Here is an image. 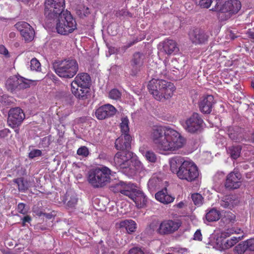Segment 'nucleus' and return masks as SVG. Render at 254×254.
Instances as JSON below:
<instances>
[{
  "label": "nucleus",
  "mask_w": 254,
  "mask_h": 254,
  "mask_svg": "<svg viewBox=\"0 0 254 254\" xmlns=\"http://www.w3.org/2000/svg\"><path fill=\"white\" fill-rule=\"evenodd\" d=\"M152 139L160 149L176 153L186 144V139L179 132L171 128L158 127L152 132Z\"/></svg>",
  "instance_id": "nucleus-1"
},
{
  "label": "nucleus",
  "mask_w": 254,
  "mask_h": 254,
  "mask_svg": "<svg viewBox=\"0 0 254 254\" xmlns=\"http://www.w3.org/2000/svg\"><path fill=\"white\" fill-rule=\"evenodd\" d=\"M169 164L171 172L175 173L181 180L191 182L199 176L198 169L196 164L183 157H173L170 159Z\"/></svg>",
  "instance_id": "nucleus-2"
},
{
  "label": "nucleus",
  "mask_w": 254,
  "mask_h": 254,
  "mask_svg": "<svg viewBox=\"0 0 254 254\" xmlns=\"http://www.w3.org/2000/svg\"><path fill=\"white\" fill-rule=\"evenodd\" d=\"M132 156L133 153L130 151H119L114 158L115 166L128 177L135 175L136 171H146L141 162Z\"/></svg>",
  "instance_id": "nucleus-3"
},
{
  "label": "nucleus",
  "mask_w": 254,
  "mask_h": 254,
  "mask_svg": "<svg viewBox=\"0 0 254 254\" xmlns=\"http://www.w3.org/2000/svg\"><path fill=\"white\" fill-rule=\"evenodd\" d=\"M147 88L149 93L159 101L171 98L175 90V86L172 82L154 78L149 81Z\"/></svg>",
  "instance_id": "nucleus-4"
},
{
  "label": "nucleus",
  "mask_w": 254,
  "mask_h": 254,
  "mask_svg": "<svg viewBox=\"0 0 254 254\" xmlns=\"http://www.w3.org/2000/svg\"><path fill=\"white\" fill-rule=\"evenodd\" d=\"M90 85V75L87 73H80L71 83V91L77 99L84 100L88 98Z\"/></svg>",
  "instance_id": "nucleus-5"
},
{
  "label": "nucleus",
  "mask_w": 254,
  "mask_h": 254,
  "mask_svg": "<svg viewBox=\"0 0 254 254\" xmlns=\"http://www.w3.org/2000/svg\"><path fill=\"white\" fill-rule=\"evenodd\" d=\"M111 175V170L107 167H97L89 172L88 181L93 188H103L110 183Z\"/></svg>",
  "instance_id": "nucleus-6"
},
{
  "label": "nucleus",
  "mask_w": 254,
  "mask_h": 254,
  "mask_svg": "<svg viewBox=\"0 0 254 254\" xmlns=\"http://www.w3.org/2000/svg\"><path fill=\"white\" fill-rule=\"evenodd\" d=\"M56 73L61 77L72 78L77 72L79 66L74 59L55 61L53 64Z\"/></svg>",
  "instance_id": "nucleus-7"
},
{
  "label": "nucleus",
  "mask_w": 254,
  "mask_h": 254,
  "mask_svg": "<svg viewBox=\"0 0 254 254\" xmlns=\"http://www.w3.org/2000/svg\"><path fill=\"white\" fill-rule=\"evenodd\" d=\"M34 80L25 78L19 75L10 76L5 83L6 89L12 93H17L29 88Z\"/></svg>",
  "instance_id": "nucleus-8"
},
{
  "label": "nucleus",
  "mask_w": 254,
  "mask_h": 254,
  "mask_svg": "<svg viewBox=\"0 0 254 254\" xmlns=\"http://www.w3.org/2000/svg\"><path fill=\"white\" fill-rule=\"evenodd\" d=\"M64 0H45V15L46 16H71L67 10H64Z\"/></svg>",
  "instance_id": "nucleus-9"
},
{
  "label": "nucleus",
  "mask_w": 254,
  "mask_h": 254,
  "mask_svg": "<svg viewBox=\"0 0 254 254\" xmlns=\"http://www.w3.org/2000/svg\"><path fill=\"white\" fill-rule=\"evenodd\" d=\"M77 23L73 17H58L56 30L58 33L67 35L76 29Z\"/></svg>",
  "instance_id": "nucleus-10"
},
{
  "label": "nucleus",
  "mask_w": 254,
  "mask_h": 254,
  "mask_svg": "<svg viewBox=\"0 0 254 254\" xmlns=\"http://www.w3.org/2000/svg\"><path fill=\"white\" fill-rule=\"evenodd\" d=\"M181 225L182 222L179 220H164L153 229L160 235H168L178 231Z\"/></svg>",
  "instance_id": "nucleus-11"
},
{
  "label": "nucleus",
  "mask_w": 254,
  "mask_h": 254,
  "mask_svg": "<svg viewBox=\"0 0 254 254\" xmlns=\"http://www.w3.org/2000/svg\"><path fill=\"white\" fill-rule=\"evenodd\" d=\"M214 0L215 2V7L212 9L214 11L235 14L241 8V3L238 0H229L223 4H221L223 0Z\"/></svg>",
  "instance_id": "nucleus-12"
},
{
  "label": "nucleus",
  "mask_w": 254,
  "mask_h": 254,
  "mask_svg": "<svg viewBox=\"0 0 254 254\" xmlns=\"http://www.w3.org/2000/svg\"><path fill=\"white\" fill-rule=\"evenodd\" d=\"M203 123V120L201 116L199 114L194 112L186 120L184 127L189 132L197 133L201 131Z\"/></svg>",
  "instance_id": "nucleus-13"
},
{
  "label": "nucleus",
  "mask_w": 254,
  "mask_h": 254,
  "mask_svg": "<svg viewBox=\"0 0 254 254\" xmlns=\"http://www.w3.org/2000/svg\"><path fill=\"white\" fill-rule=\"evenodd\" d=\"M136 186L130 183H125L120 181L111 187V190L115 193L120 192L127 196L129 198L133 197L137 190Z\"/></svg>",
  "instance_id": "nucleus-14"
},
{
  "label": "nucleus",
  "mask_w": 254,
  "mask_h": 254,
  "mask_svg": "<svg viewBox=\"0 0 254 254\" xmlns=\"http://www.w3.org/2000/svg\"><path fill=\"white\" fill-rule=\"evenodd\" d=\"M25 118L23 111L19 107L10 109L8 112L7 122L12 128L19 126Z\"/></svg>",
  "instance_id": "nucleus-15"
},
{
  "label": "nucleus",
  "mask_w": 254,
  "mask_h": 254,
  "mask_svg": "<svg viewBox=\"0 0 254 254\" xmlns=\"http://www.w3.org/2000/svg\"><path fill=\"white\" fill-rule=\"evenodd\" d=\"M189 38L195 45H201L207 42L209 38L208 34L203 29L194 28L188 33Z\"/></svg>",
  "instance_id": "nucleus-16"
},
{
  "label": "nucleus",
  "mask_w": 254,
  "mask_h": 254,
  "mask_svg": "<svg viewBox=\"0 0 254 254\" xmlns=\"http://www.w3.org/2000/svg\"><path fill=\"white\" fill-rule=\"evenodd\" d=\"M145 58V55L142 53L135 52L133 54L130 61V73L131 75L135 76L140 71L143 65Z\"/></svg>",
  "instance_id": "nucleus-17"
},
{
  "label": "nucleus",
  "mask_w": 254,
  "mask_h": 254,
  "mask_svg": "<svg viewBox=\"0 0 254 254\" xmlns=\"http://www.w3.org/2000/svg\"><path fill=\"white\" fill-rule=\"evenodd\" d=\"M215 103L212 95H207L202 97L198 102V107L200 112L204 114H209Z\"/></svg>",
  "instance_id": "nucleus-18"
},
{
  "label": "nucleus",
  "mask_w": 254,
  "mask_h": 254,
  "mask_svg": "<svg viewBox=\"0 0 254 254\" xmlns=\"http://www.w3.org/2000/svg\"><path fill=\"white\" fill-rule=\"evenodd\" d=\"M131 140L132 137L128 133L122 134L116 140L115 146L120 151H130Z\"/></svg>",
  "instance_id": "nucleus-19"
},
{
  "label": "nucleus",
  "mask_w": 254,
  "mask_h": 254,
  "mask_svg": "<svg viewBox=\"0 0 254 254\" xmlns=\"http://www.w3.org/2000/svg\"><path fill=\"white\" fill-rule=\"evenodd\" d=\"M116 112V108L110 104H106L98 108L95 113L96 117L99 120H104L114 116Z\"/></svg>",
  "instance_id": "nucleus-20"
},
{
  "label": "nucleus",
  "mask_w": 254,
  "mask_h": 254,
  "mask_svg": "<svg viewBox=\"0 0 254 254\" xmlns=\"http://www.w3.org/2000/svg\"><path fill=\"white\" fill-rule=\"evenodd\" d=\"M241 176L239 173L231 172L228 175L226 180V188L229 189L239 188L241 185Z\"/></svg>",
  "instance_id": "nucleus-21"
},
{
  "label": "nucleus",
  "mask_w": 254,
  "mask_h": 254,
  "mask_svg": "<svg viewBox=\"0 0 254 254\" xmlns=\"http://www.w3.org/2000/svg\"><path fill=\"white\" fill-rule=\"evenodd\" d=\"M162 48L161 50L168 55L177 54L179 48L176 42L172 39H166L160 44Z\"/></svg>",
  "instance_id": "nucleus-22"
},
{
  "label": "nucleus",
  "mask_w": 254,
  "mask_h": 254,
  "mask_svg": "<svg viewBox=\"0 0 254 254\" xmlns=\"http://www.w3.org/2000/svg\"><path fill=\"white\" fill-rule=\"evenodd\" d=\"M227 134L232 140L236 142H240L244 139V129L239 127H229Z\"/></svg>",
  "instance_id": "nucleus-23"
},
{
  "label": "nucleus",
  "mask_w": 254,
  "mask_h": 254,
  "mask_svg": "<svg viewBox=\"0 0 254 254\" xmlns=\"http://www.w3.org/2000/svg\"><path fill=\"white\" fill-rule=\"evenodd\" d=\"M156 199L164 204H168L173 202L175 197L168 194L167 190L165 188L155 194Z\"/></svg>",
  "instance_id": "nucleus-24"
},
{
  "label": "nucleus",
  "mask_w": 254,
  "mask_h": 254,
  "mask_svg": "<svg viewBox=\"0 0 254 254\" xmlns=\"http://www.w3.org/2000/svg\"><path fill=\"white\" fill-rule=\"evenodd\" d=\"M134 195L130 198L136 204L138 207H143L147 202V198L141 191L137 190Z\"/></svg>",
  "instance_id": "nucleus-25"
},
{
  "label": "nucleus",
  "mask_w": 254,
  "mask_h": 254,
  "mask_svg": "<svg viewBox=\"0 0 254 254\" xmlns=\"http://www.w3.org/2000/svg\"><path fill=\"white\" fill-rule=\"evenodd\" d=\"M237 203V201L235 199V197L230 195L223 196L220 201V204L221 207L228 209H232Z\"/></svg>",
  "instance_id": "nucleus-26"
},
{
  "label": "nucleus",
  "mask_w": 254,
  "mask_h": 254,
  "mask_svg": "<svg viewBox=\"0 0 254 254\" xmlns=\"http://www.w3.org/2000/svg\"><path fill=\"white\" fill-rule=\"evenodd\" d=\"M119 227L125 228L128 234H132L136 231V224L132 220H125L120 222Z\"/></svg>",
  "instance_id": "nucleus-27"
},
{
  "label": "nucleus",
  "mask_w": 254,
  "mask_h": 254,
  "mask_svg": "<svg viewBox=\"0 0 254 254\" xmlns=\"http://www.w3.org/2000/svg\"><path fill=\"white\" fill-rule=\"evenodd\" d=\"M162 183V179L157 175H153L149 180L148 182V188L150 192H154L158 189Z\"/></svg>",
  "instance_id": "nucleus-28"
},
{
  "label": "nucleus",
  "mask_w": 254,
  "mask_h": 254,
  "mask_svg": "<svg viewBox=\"0 0 254 254\" xmlns=\"http://www.w3.org/2000/svg\"><path fill=\"white\" fill-rule=\"evenodd\" d=\"M13 182L17 185L18 190L20 192H25L29 187L28 182L22 177L15 179Z\"/></svg>",
  "instance_id": "nucleus-29"
},
{
  "label": "nucleus",
  "mask_w": 254,
  "mask_h": 254,
  "mask_svg": "<svg viewBox=\"0 0 254 254\" xmlns=\"http://www.w3.org/2000/svg\"><path fill=\"white\" fill-rule=\"evenodd\" d=\"M64 203L69 207H74L77 202V198L75 194L71 192H66L64 200Z\"/></svg>",
  "instance_id": "nucleus-30"
},
{
  "label": "nucleus",
  "mask_w": 254,
  "mask_h": 254,
  "mask_svg": "<svg viewBox=\"0 0 254 254\" xmlns=\"http://www.w3.org/2000/svg\"><path fill=\"white\" fill-rule=\"evenodd\" d=\"M205 217L209 222L216 221L220 218V213L216 209L212 208L206 213Z\"/></svg>",
  "instance_id": "nucleus-31"
},
{
  "label": "nucleus",
  "mask_w": 254,
  "mask_h": 254,
  "mask_svg": "<svg viewBox=\"0 0 254 254\" xmlns=\"http://www.w3.org/2000/svg\"><path fill=\"white\" fill-rule=\"evenodd\" d=\"M241 150L240 145L232 146L228 148L227 152L232 158L236 159L240 156Z\"/></svg>",
  "instance_id": "nucleus-32"
},
{
  "label": "nucleus",
  "mask_w": 254,
  "mask_h": 254,
  "mask_svg": "<svg viewBox=\"0 0 254 254\" xmlns=\"http://www.w3.org/2000/svg\"><path fill=\"white\" fill-rule=\"evenodd\" d=\"M20 34L25 42H29L33 39L35 32L32 26H31L30 28H28L26 30L22 32Z\"/></svg>",
  "instance_id": "nucleus-33"
},
{
  "label": "nucleus",
  "mask_w": 254,
  "mask_h": 254,
  "mask_svg": "<svg viewBox=\"0 0 254 254\" xmlns=\"http://www.w3.org/2000/svg\"><path fill=\"white\" fill-rule=\"evenodd\" d=\"M14 99L7 95H3L0 96V102L2 104V107H7L11 106L14 103Z\"/></svg>",
  "instance_id": "nucleus-34"
},
{
  "label": "nucleus",
  "mask_w": 254,
  "mask_h": 254,
  "mask_svg": "<svg viewBox=\"0 0 254 254\" xmlns=\"http://www.w3.org/2000/svg\"><path fill=\"white\" fill-rule=\"evenodd\" d=\"M247 248L245 241L242 242L235 247L233 250L234 253V254H244L248 252Z\"/></svg>",
  "instance_id": "nucleus-35"
},
{
  "label": "nucleus",
  "mask_w": 254,
  "mask_h": 254,
  "mask_svg": "<svg viewBox=\"0 0 254 254\" xmlns=\"http://www.w3.org/2000/svg\"><path fill=\"white\" fill-rule=\"evenodd\" d=\"M142 153L148 161L151 163L156 162L157 156L153 151L150 150L143 151Z\"/></svg>",
  "instance_id": "nucleus-36"
},
{
  "label": "nucleus",
  "mask_w": 254,
  "mask_h": 254,
  "mask_svg": "<svg viewBox=\"0 0 254 254\" xmlns=\"http://www.w3.org/2000/svg\"><path fill=\"white\" fill-rule=\"evenodd\" d=\"M129 120L127 117H124L122 119V122L120 124V128L122 134L128 133Z\"/></svg>",
  "instance_id": "nucleus-37"
},
{
  "label": "nucleus",
  "mask_w": 254,
  "mask_h": 254,
  "mask_svg": "<svg viewBox=\"0 0 254 254\" xmlns=\"http://www.w3.org/2000/svg\"><path fill=\"white\" fill-rule=\"evenodd\" d=\"M221 220L226 224L234 222L235 220V215L230 211L225 212Z\"/></svg>",
  "instance_id": "nucleus-38"
},
{
  "label": "nucleus",
  "mask_w": 254,
  "mask_h": 254,
  "mask_svg": "<svg viewBox=\"0 0 254 254\" xmlns=\"http://www.w3.org/2000/svg\"><path fill=\"white\" fill-rule=\"evenodd\" d=\"M191 199L195 205L199 206L203 203V198L202 195L198 193L192 194Z\"/></svg>",
  "instance_id": "nucleus-39"
},
{
  "label": "nucleus",
  "mask_w": 254,
  "mask_h": 254,
  "mask_svg": "<svg viewBox=\"0 0 254 254\" xmlns=\"http://www.w3.org/2000/svg\"><path fill=\"white\" fill-rule=\"evenodd\" d=\"M14 26L20 32V33L31 27L29 24L24 21L18 22L15 24Z\"/></svg>",
  "instance_id": "nucleus-40"
},
{
  "label": "nucleus",
  "mask_w": 254,
  "mask_h": 254,
  "mask_svg": "<svg viewBox=\"0 0 254 254\" xmlns=\"http://www.w3.org/2000/svg\"><path fill=\"white\" fill-rule=\"evenodd\" d=\"M30 68L32 70L40 71L41 64L36 58H33L30 61Z\"/></svg>",
  "instance_id": "nucleus-41"
},
{
  "label": "nucleus",
  "mask_w": 254,
  "mask_h": 254,
  "mask_svg": "<svg viewBox=\"0 0 254 254\" xmlns=\"http://www.w3.org/2000/svg\"><path fill=\"white\" fill-rule=\"evenodd\" d=\"M121 92L117 89H112L109 93V97L114 100H118L121 99Z\"/></svg>",
  "instance_id": "nucleus-42"
},
{
  "label": "nucleus",
  "mask_w": 254,
  "mask_h": 254,
  "mask_svg": "<svg viewBox=\"0 0 254 254\" xmlns=\"http://www.w3.org/2000/svg\"><path fill=\"white\" fill-rule=\"evenodd\" d=\"M145 38V35H143L142 36V37H134L132 41H129L127 43L126 45H125L124 48L125 49H127L129 48V47H131L135 44L137 43L139 41H140L143 39H144Z\"/></svg>",
  "instance_id": "nucleus-43"
},
{
  "label": "nucleus",
  "mask_w": 254,
  "mask_h": 254,
  "mask_svg": "<svg viewBox=\"0 0 254 254\" xmlns=\"http://www.w3.org/2000/svg\"><path fill=\"white\" fill-rule=\"evenodd\" d=\"M145 38V35H143L142 36V37H134L132 41H129L127 43L126 45H125L124 48L125 49H127L129 48V47H131L135 44L137 43L139 41H140L143 39H144Z\"/></svg>",
  "instance_id": "nucleus-44"
},
{
  "label": "nucleus",
  "mask_w": 254,
  "mask_h": 254,
  "mask_svg": "<svg viewBox=\"0 0 254 254\" xmlns=\"http://www.w3.org/2000/svg\"><path fill=\"white\" fill-rule=\"evenodd\" d=\"M51 144V140L49 136H46L43 138L40 143L41 147L44 148H48Z\"/></svg>",
  "instance_id": "nucleus-45"
},
{
  "label": "nucleus",
  "mask_w": 254,
  "mask_h": 254,
  "mask_svg": "<svg viewBox=\"0 0 254 254\" xmlns=\"http://www.w3.org/2000/svg\"><path fill=\"white\" fill-rule=\"evenodd\" d=\"M77 154L83 157H87L89 154L88 149L86 146H81L78 149Z\"/></svg>",
  "instance_id": "nucleus-46"
},
{
  "label": "nucleus",
  "mask_w": 254,
  "mask_h": 254,
  "mask_svg": "<svg viewBox=\"0 0 254 254\" xmlns=\"http://www.w3.org/2000/svg\"><path fill=\"white\" fill-rule=\"evenodd\" d=\"M42 151L40 150L33 149L29 153L28 157L30 159H33L35 157L42 156Z\"/></svg>",
  "instance_id": "nucleus-47"
},
{
  "label": "nucleus",
  "mask_w": 254,
  "mask_h": 254,
  "mask_svg": "<svg viewBox=\"0 0 254 254\" xmlns=\"http://www.w3.org/2000/svg\"><path fill=\"white\" fill-rule=\"evenodd\" d=\"M248 251H254V238L245 241Z\"/></svg>",
  "instance_id": "nucleus-48"
},
{
  "label": "nucleus",
  "mask_w": 254,
  "mask_h": 254,
  "mask_svg": "<svg viewBox=\"0 0 254 254\" xmlns=\"http://www.w3.org/2000/svg\"><path fill=\"white\" fill-rule=\"evenodd\" d=\"M128 254H144V253L141 248L134 247L129 250Z\"/></svg>",
  "instance_id": "nucleus-49"
},
{
  "label": "nucleus",
  "mask_w": 254,
  "mask_h": 254,
  "mask_svg": "<svg viewBox=\"0 0 254 254\" xmlns=\"http://www.w3.org/2000/svg\"><path fill=\"white\" fill-rule=\"evenodd\" d=\"M234 239H231L230 240H227L224 243V246L226 249H229L232 246H233L236 243V238H234Z\"/></svg>",
  "instance_id": "nucleus-50"
},
{
  "label": "nucleus",
  "mask_w": 254,
  "mask_h": 254,
  "mask_svg": "<svg viewBox=\"0 0 254 254\" xmlns=\"http://www.w3.org/2000/svg\"><path fill=\"white\" fill-rule=\"evenodd\" d=\"M212 2V0H201L197 4L203 8H208Z\"/></svg>",
  "instance_id": "nucleus-51"
},
{
  "label": "nucleus",
  "mask_w": 254,
  "mask_h": 254,
  "mask_svg": "<svg viewBox=\"0 0 254 254\" xmlns=\"http://www.w3.org/2000/svg\"><path fill=\"white\" fill-rule=\"evenodd\" d=\"M25 204L23 203H19L17 206V211L19 213L25 214L26 213L27 211L25 209Z\"/></svg>",
  "instance_id": "nucleus-52"
},
{
  "label": "nucleus",
  "mask_w": 254,
  "mask_h": 254,
  "mask_svg": "<svg viewBox=\"0 0 254 254\" xmlns=\"http://www.w3.org/2000/svg\"><path fill=\"white\" fill-rule=\"evenodd\" d=\"M193 239L197 241L202 240V235L200 230H197L194 234Z\"/></svg>",
  "instance_id": "nucleus-53"
},
{
  "label": "nucleus",
  "mask_w": 254,
  "mask_h": 254,
  "mask_svg": "<svg viewBox=\"0 0 254 254\" xmlns=\"http://www.w3.org/2000/svg\"><path fill=\"white\" fill-rule=\"evenodd\" d=\"M10 133V130L8 128H4L0 130V137L4 138L7 136Z\"/></svg>",
  "instance_id": "nucleus-54"
},
{
  "label": "nucleus",
  "mask_w": 254,
  "mask_h": 254,
  "mask_svg": "<svg viewBox=\"0 0 254 254\" xmlns=\"http://www.w3.org/2000/svg\"><path fill=\"white\" fill-rule=\"evenodd\" d=\"M23 225H25L26 223H30L31 220V218L29 215H26L22 218Z\"/></svg>",
  "instance_id": "nucleus-55"
},
{
  "label": "nucleus",
  "mask_w": 254,
  "mask_h": 254,
  "mask_svg": "<svg viewBox=\"0 0 254 254\" xmlns=\"http://www.w3.org/2000/svg\"><path fill=\"white\" fill-rule=\"evenodd\" d=\"M37 214L40 216L43 215L49 219H51L53 217V215L51 213H43L41 211L37 213Z\"/></svg>",
  "instance_id": "nucleus-56"
},
{
  "label": "nucleus",
  "mask_w": 254,
  "mask_h": 254,
  "mask_svg": "<svg viewBox=\"0 0 254 254\" xmlns=\"http://www.w3.org/2000/svg\"><path fill=\"white\" fill-rule=\"evenodd\" d=\"M0 54L6 55L8 54L7 50L2 45L0 46Z\"/></svg>",
  "instance_id": "nucleus-57"
},
{
  "label": "nucleus",
  "mask_w": 254,
  "mask_h": 254,
  "mask_svg": "<svg viewBox=\"0 0 254 254\" xmlns=\"http://www.w3.org/2000/svg\"><path fill=\"white\" fill-rule=\"evenodd\" d=\"M228 36L229 37V38L232 40H234L238 37V36L235 35V34L232 31L229 32Z\"/></svg>",
  "instance_id": "nucleus-58"
},
{
  "label": "nucleus",
  "mask_w": 254,
  "mask_h": 254,
  "mask_svg": "<svg viewBox=\"0 0 254 254\" xmlns=\"http://www.w3.org/2000/svg\"><path fill=\"white\" fill-rule=\"evenodd\" d=\"M247 34L250 38L254 39V32L251 29H249L247 32Z\"/></svg>",
  "instance_id": "nucleus-59"
},
{
  "label": "nucleus",
  "mask_w": 254,
  "mask_h": 254,
  "mask_svg": "<svg viewBox=\"0 0 254 254\" xmlns=\"http://www.w3.org/2000/svg\"><path fill=\"white\" fill-rule=\"evenodd\" d=\"M128 14V12L126 11L125 10L121 11L119 14V16H127Z\"/></svg>",
  "instance_id": "nucleus-60"
},
{
  "label": "nucleus",
  "mask_w": 254,
  "mask_h": 254,
  "mask_svg": "<svg viewBox=\"0 0 254 254\" xmlns=\"http://www.w3.org/2000/svg\"><path fill=\"white\" fill-rule=\"evenodd\" d=\"M16 37L15 33L11 32L9 34V38L10 39H14Z\"/></svg>",
  "instance_id": "nucleus-61"
},
{
  "label": "nucleus",
  "mask_w": 254,
  "mask_h": 254,
  "mask_svg": "<svg viewBox=\"0 0 254 254\" xmlns=\"http://www.w3.org/2000/svg\"><path fill=\"white\" fill-rule=\"evenodd\" d=\"M224 19H221L219 20V21L220 22V23L219 24V28H220L222 25L223 24L222 23L223 21L226 20L227 19L226 18V17H224Z\"/></svg>",
  "instance_id": "nucleus-62"
},
{
  "label": "nucleus",
  "mask_w": 254,
  "mask_h": 254,
  "mask_svg": "<svg viewBox=\"0 0 254 254\" xmlns=\"http://www.w3.org/2000/svg\"><path fill=\"white\" fill-rule=\"evenodd\" d=\"M184 205V204L183 202H180L177 204V207L178 208H182Z\"/></svg>",
  "instance_id": "nucleus-63"
},
{
  "label": "nucleus",
  "mask_w": 254,
  "mask_h": 254,
  "mask_svg": "<svg viewBox=\"0 0 254 254\" xmlns=\"http://www.w3.org/2000/svg\"><path fill=\"white\" fill-rule=\"evenodd\" d=\"M251 140L252 142L254 143V132L251 135Z\"/></svg>",
  "instance_id": "nucleus-64"
}]
</instances>
